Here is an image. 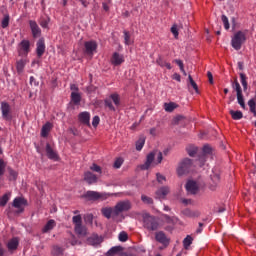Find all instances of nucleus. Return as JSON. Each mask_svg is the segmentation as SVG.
Segmentation results:
<instances>
[{
  "label": "nucleus",
  "instance_id": "nucleus-25",
  "mask_svg": "<svg viewBox=\"0 0 256 256\" xmlns=\"http://www.w3.org/2000/svg\"><path fill=\"white\" fill-rule=\"evenodd\" d=\"M46 153H47V157L48 159H57V152L53 150V148H51L50 144L46 145Z\"/></svg>",
  "mask_w": 256,
  "mask_h": 256
},
{
  "label": "nucleus",
  "instance_id": "nucleus-41",
  "mask_svg": "<svg viewBox=\"0 0 256 256\" xmlns=\"http://www.w3.org/2000/svg\"><path fill=\"white\" fill-rule=\"evenodd\" d=\"M163 219L164 221H166V223H172V224H175L179 221V218L173 216H169V215H163Z\"/></svg>",
  "mask_w": 256,
  "mask_h": 256
},
{
  "label": "nucleus",
  "instance_id": "nucleus-6",
  "mask_svg": "<svg viewBox=\"0 0 256 256\" xmlns=\"http://www.w3.org/2000/svg\"><path fill=\"white\" fill-rule=\"evenodd\" d=\"M97 47H99V45L97 44V41L95 40L86 41L84 43V53L89 57H93V55L97 53Z\"/></svg>",
  "mask_w": 256,
  "mask_h": 256
},
{
  "label": "nucleus",
  "instance_id": "nucleus-18",
  "mask_svg": "<svg viewBox=\"0 0 256 256\" xmlns=\"http://www.w3.org/2000/svg\"><path fill=\"white\" fill-rule=\"evenodd\" d=\"M182 215L184 217H189L190 219H195L196 217H199V215H201V212H199V210H191L187 208L182 211Z\"/></svg>",
  "mask_w": 256,
  "mask_h": 256
},
{
  "label": "nucleus",
  "instance_id": "nucleus-59",
  "mask_svg": "<svg viewBox=\"0 0 256 256\" xmlns=\"http://www.w3.org/2000/svg\"><path fill=\"white\" fill-rule=\"evenodd\" d=\"M161 161H163V153L158 152L155 165H159V163H161Z\"/></svg>",
  "mask_w": 256,
  "mask_h": 256
},
{
  "label": "nucleus",
  "instance_id": "nucleus-21",
  "mask_svg": "<svg viewBox=\"0 0 256 256\" xmlns=\"http://www.w3.org/2000/svg\"><path fill=\"white\" fill-rule=\"evenodd\" d=\"M53 129V124L51 122H46L41 129V137H48Z\"/></svg>",
  "mask_w": 256,
  "mask_h": 256
},
{
  "label": "nucleus",
  "instance_id": "nucleus-13",
  "mask_svg": "<svg viewBox=\"0 0 256 256\" xmlns=\"http://www.w3.org/2000/svg\"><path fill=\"white\" fill-rule=\"evenodd\" d=\"M87 199L91 201H97L99 199H107V196L103 193L95 192V191H87L86 192Z\"/></svg>",
  "mask_w": 256,
  "mask_h": 256
},
{
  "label": "nucleus",
  "instance_id": "nucleus-46",
  "mask_svg": "<svg viewBox=\"0 0 256 256\" xmlns=\"http://www.w3.org/2000/svg\"><path fill=\"white\" fill-rule=\"evenodd\" d=\"M237 101L240 107H242L243 109H246L245 98H243V94H237Z\"/></svg>",
  "mask_w": 256,
  "mask_h": 256
},
{
  "label": "nucleus",
  "instance_id": "nucleus-44",
  "mask_svg": "<svg viewBox=\"0 0 256 256\" xmlns=\"http://www.w3.org/2000/svg\"><path fill=\"white\" fill-rule=\"evenodd\" d=\"M90 171H94V173H99V175H101V173H103L101 166L97 165L96 163H93L90 166Z\"/></svg>",
  "mask_w": 256,
  "mask_h": 256
},
{
  "label": "nucleus",
  "instance_id": "nucleus-43",
  "mask_svg": "<svg viewBox=\"0 0 256 256\" xmlns=\"http://www.w3.org/2000/svg\"><path fill=\"white\" fill-rule=\"evenodd\" d=\"M124 161L125 160H123V158L121 157L116 158L113 164L114 169H121V166L123 165Z\"/></svg>",
  "mask_w": 256,
  "mask_h": 256
},
{
  "label": "nucleus",
  "instance_id": "nucleus-26",
  "mask_svg": "<svg viewBox=\"0 0 256 256\" xmlns=\"http://www.w3.org/2000/svg\"><path fill=\"white\" fill-rule=\"evenodd\" d=\"M101 238L99 236H92L88 238V245H92L93 247H97V245H101Z\"/></svg>",
  "mask_w": 256,
  "mask_h": 256
},
{
  "label": "nucleus",
  "instance_id": "nucleus-37",
  "mask_svg": "<svg viewBox=\"0 0 256 256\" xmlns=\"http://www.w3.org/2000/svg\"><path fill=\"white\" fill-rule=\"evenodd\" d=\"M124 43L125 45H133V41L131 40V33L129 31L124 30Z\"/></svg>",
  "mask_w": 256,
  "mask_h": 256
},
{
  "label": "nucleus",
  "instance_id": "nucleus-54",
  "mask_svg": "<svg viewBox=\"0 0 256 256\" xmlns=\"http://www.w3.org/2000/svg\"><path fill=\"white\" fill-rule=\"evenodd\" d=\"M174 62L180 67V71L184 74L187 75V72H185V66L183 65V61L181 60H174Z\"/></svg>",
  "mask_w": 256,
  "mask_h": 256
},
{
  "label": "nucleus",
  "instance_id": "nucleus-29",
  "mask_svg": "<svg viewBox=\"0 0 256 256\" xmlns=\"http://www.w3.org/2000/svg\"><path fill=\"white\" fill-rule=\"evenodd\" d=\"M110 99H111V101H113V103L116 107H119L121 105V96H119L118 93L111 94Z\"/></svg>",
  "mask_w": 256,
  "mask_h": 256
},
{
  "label": "nucleus",
  "instance_id": "nucleus-33",
  "mask_svg": "<svg viewBox=\"0 0 256 256\" xmlns=\"http://www.w3.org/2000/svg\"><path fill=\"white\" fill-rule=\"evenodd\" d=\"M102 215L106 217V219H111V215H113V208L111 207H105L101 210Z\"/></svg>",
  "mask_w": 256,
  "mask_h": 256
},
{
  "label": "nucleus",
  "instance_id": "nucleus-64",
  "mask_svg": "<svg viewBox=\"0 0 256 256\" xmlns=\"http://www.w3.org/2000/svg\"><path fill=\"white\" fill-rule=\"evenodd\" d=\"M102 7H103L104 11H106V12L109 11V4H107V2H103Z\"/></svg>",
  "mask_w": 256,
  "mask_h": 256
},
{
  "label": "nucleus",
  "instance_id": "nucleus-51",
  "mask_svg": "<svg viewBox=\"0 0 256 256\" xmlns=\"http://www.w3.org/2000/svg\"><path fill=\"white\" fill-rule=\"evenodd\" d=\"M5 167H7V163L4 159H0V176L5 174Z\"/></svg>",
  "mask_w": 256,
  "mask_h": 256
},
{
  "label": "nucleus",
  "instance_id": "nucleus-1",
  "mask_svg": "<svg viewBox=\"0 0 256 256\" xmlns=\"http://www.w3.org/2000/svg\"><path fill=\"white\" fill-rule=\"evenodd\" d=\"M143 225L148 231H157L159 229V221L154 216L147 213L143 214Z\"/></svg>",
  "mask_w": 256,
  "mask_h": 256
},
{
  "label": "nucleus",
  "instance_id": "nucleus-34",
  "mask_svg": "<svg viewBox=\"0 0 256 256\" xmlns=\"http://www.w3.org/2000/svg\"><path fill=\"white\" fill-rule=\"evenodd\" d=\"M202 151H203V155L200 157V161H205L206 155L211 154V146L204 145V147L202 148Z\"/></svg>",
  "mask_w": 256,
  "mask_h": 256
},
{
  "label": "nucleus",
  "instance_id": "nucleus-23",
  "mask_svg": "<svg viewBox=\"0 0 256 256\" xmlns=\"http://www.w3.org/2000/svg\"><path fill=\"white\" fill-rule=\"evenodd\" d=\"M169 195V187H162L156 191V199H165Z\"/></svg>",
  "mask_w": 256,
  "mask_h": 256
},
{
  "label": "nucleus",
  "instance_id": "nucleus-9",
  "mask_svg": "<svg viewBox=\"0 0 256 256\" xmlns=\"http://www.w3.org/2000/svg\"><path fill=\"white\" fill-rule=\"evenodd\" d=\"M131 209V202L129 200L118 202L114 208V212L116 215H119V213H123L125 211H129Z\"/></svg>",
  "mask_w": 256,
  "mask_h": 256
},
{
  "label": "nucleus",
  "instance_id": "nucleus-39",
  "mask_svg": "<svg viewBox=\"0 0 256 256\" xmlns=\"http://www.w3.org/2000/svg\"><path fill=\"white\" fill-rule=\"evenodd\" d=\"M248 106H249L250 112L253 113L254 117H256V102H255V99H250L248 101Z\"/></svg>",
  "mask_w": 256,
  "mask_h": 256
},
{
  "label": "nucleus",
  "instance_id": "nucleus-42",
  "mask_svg": "<svg viewBox=\"0 0 256 256\" xmlns=\"http://www.w3.org/2000/svg\"><path fill=\"white\" fill-rule=\"evenodd\" d=\"M240 81L244 91H247V76L244 73H240Z\"/></svg>",
  "mask_w": 256,
  "mask_h": 256
},
{
  "label": "nucleus",
  "instance_id": "nucleus-10",
  "mask_svg": "<svg viewBox=\"0 0 256 256\" xmlns=\"http://www.w3.org/2000/svg\"><path fill=\"white\" fill-rule=\"evenodd\" d=\"M110 63L114 67H119L120 65H123V63H125V56H123V54H120L119 52H114L110 58Z\"/></svg>",
  "mask_w": 256,
  "mask_h": 256
},
{
  "label": "nucleus",
  "instance_id": "nucleus-31",
  "mask_svg": "<svg viewBox=\"0 0 256 256\" xmlns=\"http://www.w3.org/2000/svg\"><path fill=\"white\" fill-rule=\"evenodd\" d=\"M186 151L190 157H195L197 151H199V148H197L195 145H189L187 146Z\"/></svg>",
  "mask_w": 256,
  "mask_h": 256
},
{
  "label": "nucleus",
  "instance_id": "nucleus-57",
  "mask_svg": "<svg viewBox=\"0 0 256 256\" xmlns=\"http://www.w3.org/2000/svg\"><path fill=\"white\" fill-rule=\"evenodd\" d=\"M171 33L174 35L175 39L179 37V30L177 29V24L171 27Z\"/></svg>",
  "mask_w": 256,
  "mask_h": 256
},
{
  "label": "nucleus",
  "instance_id": "nucleus-5",
  "mask_svg": "<svg viewBox=\"0 0 256 256\" xmlns=\"http://www.w3.org/2000/svg\"><path fill=\"white\" fill-rule=\"evenodd\" d=\"M17 51L19 57H27L31 52V42H29V40H22L18 44Z\"/></svg>",
  "mask_w": 256,
  "mask_h": 256
},
{
  "label": "nucleus",
  "instance_id": "nucleus-2",
  "mask_svg": "<svg viewBox=\"0 0 256 256\" xmlns=\"http://www.w3.org/2000/svg\"><path fill=\"white\" fill-rule=\"evenodd\" d=\"M192 169L193 161L189 158H185L179 163L177 167V174L179 175V177H181L183 175H187V173H189V171H191Z\"/></svg>",
  "mask_w": 256,
  "mask_h": 256
},
{
  "label": "nucleus",
  "instance_id": "nucleus-53",
  "mask_svg": "<svg viewBox=\"0 0 256 256\" xmlns=\"http://www.w3.org/2000/svg\"><path fill=\"white\" fill-rule=\"evenodd\" d=\"M157 63L160 67H166V69H169V70L172 69L171 63L169 62H163L162 60H157Z\"/></svg>",
  "mask_w": 256,
  "mask_h": 256
},
{
  "label": "nucleus",
  "instance_id": "nucleus-35",
  "mask_svg": "<svg viewBox=\"0 0 256 256\" xmlns=\"http://www.w3.org/2000/svg\"><path fill=\"white\" fill-rule=\"evenodd\" d=\"M121 251H123V248L121 246H114L107 252V255H117V253H121Z\"/></svg>",
  "mask_w": 256,
  "mask_h": 256
},
{
  "label": "nucleus",
  "instance_id": "nucleus-36",
  "mask_svg": "<svg viewBox=\"0 0 256 256\" xmlns=\"http://www.w3.org/2000/svg\"><path fill=\"white\" fill-rule=\"evenodd\" d=\"M192 244L193 237H191L190 235L186 236L185 239L183 240L184 249H189V247H191Z\"/></svg>",
  "mask_w": 256,
  "mask_h": 256
},
{
  "label": "nucleus",
  "instance_id": "nucleus-50",
  "mask_svg": "<svg viewBox=\"0 0 256 256\" xmlns=\"http://www.w3.org/2000/svg\"><path fill=\"white\" fill-rule=\"evenodd\" d=\"M222 23L224 25V28L226 31H229L230 25H229V18H227L226 15H222Z\"/></svg>",
  "mask_w": 256,
  "mask_h": 256
},
{
  "label": "nucleus",
  "instance_id": "nucleus-19",
  "mask_svg": "<svg viewBox=\"0 0 256 256\" xmlns=\"http://www.w3.org/2000/svg\"><path fill=\"white\" fill-rule=\"evenodd\" d=\"M8 251H17V248L19 247V238L14 237L10 239L7 244Z\"/></svg>",
  "mask_w": 256,
  "mask_h": 256
},
{
  "label": "nucleus",
  "instance_id": "nucleus-22",
  "mask_svg": "<svg viewBox=\"0 0 256 256\" xmlns=\"http://www.w3.org/2000/svg\"><path fill=\"white\" fill-rule=\"evenodd\" d=\"M155 239L156 241H158V243H162V245H167L169 243V239L163 233V231L157 232L155 235Z\"/></svg>",
  "mask_w": 256,
  "mask_h": 256
},
{
  "label": "nucleus",
  "instance_id": "nucleus-11",
  "mask_svg": "<svg viewBox=\"0 0 256 256\" xmlns=\"http://www.w3.org/2000/svg\"><path fill=\"white\" fill-rule=\"evenodd\" d=\"M157 155V151L150 152L147 157L144 164L140 166V169L147 170L150 169V167L155 163V156Z\"/></svg>",
  "mask_w": 256,
  "mask_h": 256
},
{
  "label": "nucleus",
  "instance_id": "nucleus-8",
  "mask_svg": "<svg viewBox=\"0 0 256 256\" xmlns=\"http://www.w3.org/2000/svg\"><path fill=\"white\" fill-rule=\"evenodd\" d=\"M1 113L4 121H11L13 116L11 115V105L7 102H1Z\"/></svg>",
  "mask_w": 256,
  "mask_h": 256
},
{
  "label": "nucleus",
  "instance_id": "nucleus-47",
  "mask_svg": "<svg viewBox=\"0 0 256 256\" xmlns=\"http://www.w3.org/2000/svg\"><path fill=\"white\" fill-rule=\"evenodd\" d=\"M9 15H5L1 22L2 29H7L9 27Z\"/></svg>",
  "mask_w": 256,
  "mask_h": 256
},
{
  "label": "nucleus",
  "instance_id": "nucleus-16",
  "mask_svg": "<svg viewBox=\"0 0 256 256\" xmlns=\"http://www.w3.org/2000/svg\"><path fill=\"white\" fill-rule=\"evenodd\" d=\"M27 63H29V59L27 58H22L16 61V71L19 75L25 71V65H27Z\"/></svg>",
  "mask_w": 256,
  "mask_h": 256
},
{
  "label": "nucleus",
  "instance_id": "nucleus-49",
  "mask_svg": "<svg viewBox=\"0 0 256 256\" xmlns=\"http://www.w3.org/2000/svg\"><path fill=\"white\" fill-rule=\"evenodd\" d=\"M141 199H142L143 203H145L146 205H153V198L148 197L146 195H142Z\"/></svg>",
  "mask_w": 256,
  "mask_h": 256
},
{
  "label": "nucleus",
  "instance_id": "nucleus-24",
  "mask_svg": "<svg viewBox=\"0 0 256 256\" xmlns=\"http://www.w3.org/2000/svg\"><path fill=\"white\" fill-rule=\"evenodd\" d=\"M57 225V222L55 220L51 219L49 220L46 225L42 228V233H49V231H52V229H55V226Z\"/></svg>",
  "mask_w": 256,
  "mask_h": 256
},
{
  "label": "nucleus",
  "instance_id": "nucleus-63",
  "mask_svg": "<svg viewBox=\"0 0 256 256\" xmlns=\"http://www.w3.org/2000/svg\"><path fill=\"white\" fill-rule=\"evenodd\" d=\"M182 203H183L184 205H191V203H193V201H192L191 199H183V200H182Z\"/></svg>",
  "mask_w": 256,
  "mask_h": 256
},
{
  "label": "nucleus",
  "instance_id": "nucleus-45",
  "mask_svg": "<svg viewBox=\"0 0 256 256\" xmlns=\"http://www.w3.org/2000/svg\"><path fill=\"white\" fill-rule=\"evenodd\" d=\"M188 79H189L190 85L194 89V91H196V93H199V87L197 86V83L195 82V80H193V77L191 75H189Z\"/></svg>",
  "mask_w": 256,
  "mask_h": 256
},
{
  "label": "nucleus",
  "instance_id": "nucleus-56",
  "mask_svg": "<svg viewBox=\"0 0 256 256\" xmlns=\"http://www.w3.org/2000/svg\"><path fill=\"white\" fill-rule=\"evenodd\" d=\"M156 179H157L158 183H161V185H163L167 181L165 176L161 175L160 173L156 174Z\"/></svg>",
  "mask_w": 256,
  "mask_h": 256
},
{
  "label": "nucleus",
  "instance_id": "nucleus-12",
  "mask_svg": "<svg viewBox=\"0 0 256 256\" xmlns=\"http://www.w3.org/2000/svg\"><path fill=\"white\" fill-rule=\"evenodd\" d=\"M84 181H86L88 185H95V183L99 181V176L91 171H86L84 172Z\"/></svg>",
  "mask_w": 256,
  "mask_h": 256
},
{
  "label": "nucleus",
  "instance_id": "nucleus-7",
  "mask_svg": "<svg viewBox=\"0 0 256 256\" xmlns=\"http://www.w3.org/2000/svg\"><path fill=\"white\" fill-rule=\"evenodd\" d=\"M12 205L15 207V209H18L17 213H23V211H25V207H27V199L23 197H16L13 200Z\"/></svg>",
  "mask_w": 256,
  "mask_h": 256
},
{
  "label": "nucleus",
  "instance_id": "nucleus-30",
  "mask_svg": "<svg viewBox=\"0 0 256 256\" xmlns=\"http://www.w3.org/2000/svg\"><path fill=\"white\" fill-rule=\"evenodd\" d=\"M164 109L167 113H173V111H175V109H177V105L174 102L165 103Z\"/></svg>",
  "mask_w": 256,
  "mask_h": 256
},
{
  "label": "nucleus",
  "instance_id": "nucleus-62",
  "mask_svg": "<svg viewBox=\"0 0 256 256\" xmlns=\"http://www.w3.org/2000/svg\"><path fill=\"white\" fill-rule=\"evenodd\" d=\"M17 172L16 171H14V170H10V177H12L13 179H14V181H15V179H17Z\"/></svg>",
  "mask_w": 256,
  "mask_h": 256
},
{
  "label": "nucleus",
  "instance_id": "nucleus-15",
  "mask_svg": "<svg viewBox=\"0 0 256 256\" xmlns=\"http://www.w3.org/2000/svg\"><path fill=\"white\" fill-rule=\"evenodd\" d=\"M78 119L80 123H83V125H87V127H91V114L89 112H82L78 115Z\"/></svg>",
  "mask_w": 256,
  "mask_h": 256
},
{
  "label": "nucleus",
  "instance_id": "nucleus-55",
  "mask_svg": "<svg viewBox=\"0 0 256 256\" xmlns=\"http://www.w3.org/2000/svg\"><path fill=\"white\" fill-rule=\"evenodd\" d=\"M127 239H129V236L127 235V233L125 231H123L119 234V241H121L122 243H125V241H127Z\"/></svg>",
  "mask_w": 256,
  "mask_h": 256
},
{
  "label": "nucleus",
  "instance_id": "nucleus-20",
  "mask_svg": "<svg viewBox=\"0 0 256 256\" xmlns=\"http://www.w3.org/2000/svg\"><path fill=\"white\" fill-rule=\"evenodd\" d=\"M36 53L38 57H43L45 53V40L40 39L36 44Z\"/></svg>",
  "mask_w": 256,
  "mask_h": 256
},
{
  "label": "nucleus",
  "instance_id": "nucleus-48",
  "mask_svg": "<svg viewBox=\"0 0 256 256\" xmlns=\"http://www.w3.org/2000/svg\"><path fill=\"white\" fill-rule=\"evenodd\" d=\"M105 107H108L110 111H115V106H113V103L111 102V99L107 98L104 100Z\"/></svg>",
  "mask_w": 256,
  "mask_h": 256
},
{
  "label": "nucleus",
  "instance_id": "nucleus-58",
  "mask_svg": "<svg viewBox=\"0 0 256 256\" xmlns=\"http://www.w3.org/2000/svg\"><path fill=\"white\" fill-rule=\"evenodd\" d=\"M100 121H101V119L99 118V116H94L93 120H92L93 127H98Z\"/></svg>",
  "mask_w": 256,
  "mask_h": 256
},
{
  "label": "nucleus",
  "instance_id": "nucleus-32",
  "mask_svg": "<svg viewBox=\"0 0 256 256\" xmlns=\"http://www.w3.org/2000/svg\"><path fill=\"white\" fill-rule=\"evenodd\" d=\"M9 199H11V193H6L0 197V207H5L9 202Z\"/></svg>",
  "mask_w": 256,
  "mask_h": 256
},
{
  "label": "nucleus",
  "instance_id": "nucleus-14",
  "mask_svg": "<svg viewBox=\"0 0 256 256\" xmlns=\"http://www.w3.org/2000/svg\"><path fill=\"white\" fill-rule=\"evenodd\" d=\"M30 29L34 38L41 37V28L37 25V22L34 20L29 21Z\"/></svg>",
  "mask_w": 256,
  "mask_h": 256
},
{
  "label": "nucleus",
  "instance_id": "nucleus-38",
  "mask_svg": "<svg viewBox=\"0 0 256 256\" xmlns=\"http://www.w3.org/2000/svg\"><path fill=\"white\" fill-rule=\"evenodd\" d=\"M232 87H233L234 91H236L237 95L243 94V90L241 89V84H239V81L234 80Z\"/></svg>",
  "mask_w": 256,
  "mask_h": 256
},
{
  "label": "nucleus",
  "instance_id": "nucleus-28",
  "mask_svg": "<svg viewBox=\"0 0 256 256\" xmlns=\"http://www.w3.org/2000/svg\"><path fill=\"white\" fill-rule=\"evenodd\" d=\"M230 115L234 121H239V119H243V112L237 110H230Z\"/></svg>",
  "mask_w": 256,
  "mask_h": 256
},
{
  "label": "nucleus",
  "instance_id": "nucleus-3",
  "mask_svg": "<svg viewBox=\"0 0 256 256\" xmlns=\"http://www.w3.org/2000/svg\"><path fill=\"white\" fill-rule=\"evenodd\" d=\"M72 222L75 225L74 231L76 235H82V236L87 235V229L85 228V226H83V218L81 217V215L73 216Z\"/></svg>",
  "mask_w": 256,
  "mask_h": 256
},
{
  "label": "nucleus",
  "instance_id": "nucleus-52",
  "mask_svg": "<svg viewBox=\"0 0 256 256\" xmlns=\"http://www.w3.org/2000/svg\"><path fill=\"white\" fill-rule=\"evenodd\" d=\"M49 21H50L49 18H42V20L40 21V26L43 29H47L49 27Z\"/></svg>",
  "mask_w": 256,
  "mask_h": 256
},
{
  "label": "nucleus",
  "instance_id": "nucleus-40",
  "mask_svg": "<svg viewBox=\"0 0 256 256\" xmlns=\"http://www.w3.org/2000/svg\"><path fill=\"white\" fill-rule=\"evenodd\" d=\"M145 146V137H140L138 141H136V151H141Z\"/></svg>",
  "mask_w": 256,
  "mask_h": 256
},
{
  "label": "nucleus",
  "instance_id": "nucleus-60",
  "mask_svg": "<svg viewBox=\"0 0 256 256\" xmlns=\"http://www.w3.org/2000/svg\"><path fill=\"white\" fill-rule=\"evenodd\" d=\"M172 79H174V81H178V83H181V75L178 73H174L172 75Z\"/></svg>",
  "mask_w": 256,
  "mask_h": 256
},
{
  "label": "nucleus",
  "instance_id": "nucleus-4",
  "mask_svg": "<svg viewBox=\"0 0 256 256\" xmlns=\"http://www.w3.org/2000/svg\"><path fill=\"white\" fill-rule=\"evenodd\" d=\"M246 40H247V37L245 36V32L243 31L236 32L231 41L233 49H236V51H239V49H241V46L245 43Z\"/></svg>",
  "mask_w": 256,
  "mask_h": 256
},
{
  "label": "nucleus",
  "instance_id": "nucleus-17",
  "mask_svg": "<svg viewBox=\"0 0 256 256\" xmlns=\"http://www.w3.org/2000/svg\"><path fill=\"white\" fill-rule=\"evenodd\" d=\"M186 191L192 195H195L197 191H199V184H197L195 181H188L186 183Z\"/></svg>",
  "mask_w": 256,
  "mask_h": 256
},
{
  "label": "nucleus",
  "instance_id": "nucleus-27",
  "mask_svg": "<svg viewBox=\"0 0 256 256\" xmlns=\"http://www.w3.org/2000/svg\"><path fill=\"white\" fill-rule=\"evenodd\" d=\"M71 101L74 105H79V103H81V94H79L78 92H72Z\"/></svg>",
  "mask_w": 256,
  "mask_h": 256
},
{
  "label": "nucleus",
  "instance_id": "nucleus-61",
  "mask_svg": "<svg viewBox=\"0 0 256 256\" xmlns=\"http://www.w3.org/2000/svg\"><path fill=\"white\" fill-rule=\"evenodd\" d=\"M207 77H208L209 83L213 85V74L211 72H207Z\"/></svg>",
  "mask_w": 256,
  "mask_h": 256
}]
</instances>
